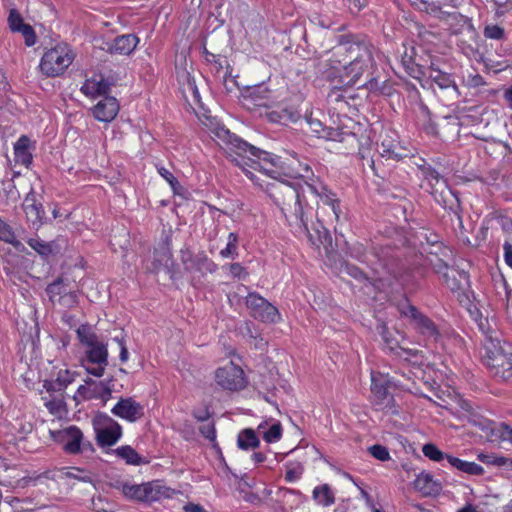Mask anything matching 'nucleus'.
<instances>
[{
    "label": "nucleus",
    "mask_w": 512,
    "mask_h": 512,
    "mask_svg": "<svg viewBox=\"0 0 512 512\" xmlns=\"http://www.w3.org/2000/svg\"><path fill=\"white\" fill-rule=\"evenodd\" d=\"M214 133L218 139L228 146L230 156L236 165L242 168L253 182L265 187L269 196L280 207L287 221L289 223L295 222L309 235L298 191L289 183L279 180V178L283 175L292 178L308 177L311 173L310 167L307 164H299V169L291 168L281 161L280 157L249 145L223 127L217 128Z\"/></svg>",
    "instance_id": "1"
},
{
    "label": "nucleus",
    "mask_w": 512,
    "mask_h": 512,
    "mask_svg": "<svg viewBox=\"0 0 512 512\" xmlns=\"http://www.w3.org/2000/svg\"><path fill=\"white\" fill-rule=\"evenodd\" d=\"M374 47L366 42L353 41L334 47L328 59L332 69L340 73L347 84L355 85L361 78L369 79L374 66Z\"/></svg>",
    "instance_id": "2"
},
{
    "label": "nucleus",
    "mask_w": 512,
    "mask_h": 512,
    "mask_svg": "<svg viewBox=\"0 0 512 512\" xmlns=\"http://www.w3.org/2000/svg\"><path fill=\"white\" fill-rule=\"evenodd\" d=\"M72 487V483L66 481V476L61 475L59 471L51 474L49 473V481L44 486H41V488L48 489L47 495L44 499L38 496L32 498L30 509L55 507L57 502L65 500Z\"/></svg>",
    "instance_id": "3"
},
{
    "label": "nucleus",
    "mask_w": 512,
    "mask_h": 512,
    "mask_svg": "<svg viewBox=\"0 0 512 512\" xmlns=\"http://www.w3.org/2000/svg\"><path fill=\"white\" fill-rule=\"evenodd\" d=\"M74 59L69 46L58 44L47 50L40 61V70L48 77H56L65 72Z\"/></svg>",
    "instance_id": "4"
},
{
    "label": "nucleus",
    "mask_w": 512,
    "mask_h": 512,
    "mask_svg": "<svg viewBox=\"0 0 512 512\" xmlns=\"http://www.w3.org/2000/svg\"><path fill=\"white\" fill-rule=\"evenodd\" d=\"M398 385L399 381L394 380L388 374L381 372H373L371 374V391L376 409L392 413L396 412L394 398L390 394L389 389Z\"/></svg>",
    "instance_id": "5"
},
{
    "label": "nucleus",
    "mask_w": 512,
    "mask_h": 512,
    "mask_svg": "<svg viewBox=\"0 0 512 512\" xmlns=\"http://www.w3.org/2000/svg\"><path fill=\"white\" fill-rule=\"evenodd\" d=\"M485 349L490 360L488 365L495 370V375L503 380H512V353L492 338L485 343Z\"/></svg>",
    "instance_id": "6"
},
{
    "label": "nucleus",
    "mask_w": 512,
    "mask_h": 512,
    "mask_svg": "<svg viewBox=\"0 0 512 512\" xmlns=\"http://www.w3.org/2000/svg\"><path fill=\"white\" fill-rule=\"evenodd\" d=\"M51 437L68 454H78L91 448V444L84 441L82 431L76 426L51 431Z\"/></svg>",
    "instance_id": "7"
},
{
    "label": "nucleus",
    "mask_w": 512,
    "mask_h": 512,
    "mask_svg": "<svg viewBox=\"0 0 512 512\" xmlns=\"http://www.w3.org/2000/svg\"><path fill=\"white\" fill-rule=\"evenodd\" d=\"M214 378L219 387L228 391H239L247 385L244 371L232 362L219 367Z\"/></svg>",
    "instance_id": "8"
},
{
    "label": "nucleus",
    "mask_w": 512,
    "mask_h": 512,
    "mask_svg": "<svg viewBox=\"0 0 512 512\" xmlns=\"http://www.w3.org/2000/svg\"><path fill=\"white\" fill-rule=\"evenodd\" d=\"M399 311L401 315L409 318L413 327L426 338L434 341L437 339L438 331L434 323L421 314L414 306L405 303L400 306Z\"/></svg>",
    "instance_id": "9"
},
{
    "label": "nucleus",
    "mask_w": 512,
    "mask_h": 512,
    "mask_svg": "<svg viewBox=\"0 0 512 512\" xmlns=\"http://www.w3.org/2000/svg\"><path fill=\"white\" fill-rule=\"evenodd\" d=\"M246 305L256 319L263 322H276L279 312L276 307L256 293H251L246 298Z\"/></svg>",
    "instance_id": "10"
},
{
    "label": "nucleus",
    "mask_w": 512,
    "mask_h": 512,
    "mask_svg": "<svg viewBox=\"0 0 512 512\" xmlns=\"http://www.w3.org/2000/svg\"><path fill=\"white\" fill-rule=\"evenodd\" d=\"M49 481V473H44L41 475H38L36 477H31L28 480H26L27 486L32 488L31 495L26 500H20L18 498L13 499L11 502H0V506L3 507H9L17 508L21 510H27L28 504L31 505V499L35 496L41 497L44 499V497L48 493L47 488H41V486H44Z\"/></svg>",
    "instance_id": "11"
},
{
    "label": "nucleus",
    "mask_w": 512,
    "mask_h": 512,
    "mask_svg": "<svg viewBox=\"0 0 512 512\" xmlns=\"http://www.w3.org/2000/svg\"><path fill=\"white\" fill-rule=\"evenodd\" d=\"M85 354V362L96 365L95 367L86 366V371L95 377H102L108 364V350L106 344L99 341L96 345L85 349Z\"/></svg>",
    "instance_id": "12"
},
{
    "label": "nucleus",
    "mask_w": 512,
    "mask_h": 512,
    "mask_svg": "<svg viewBox=\"0 0 512 512\" xmlns=\"http://www.w3.org/2000/svg\"><path fill=\"white\" fill-rule=\"evenodd\" d=\"M112 394L109 383L87 378L77 389V396L83 400L98 399L106 403Z\"/></svg>",
    "instance_id": "13"
},
{
    "label": "nucleus",
    "mask_w": 512,
    "mask_h": 512,
    "mask_svg": "<svg viewBox=\"0 0 512 512\" xmlns=\"http://www.w3.org/2000/svg\"><path fill=\"white\" fill-rule=\"evenodd\" d=\"M309 191L316 195L319 198V203L323 206H327L332 211V216L329 218L331 222H339L340 221V201L336 197L334 193H332L325 185L319 184H308L307 185ZM320 204H318V209H320Z\"/></svg>",
    "instance_id": "14"
},
{
    "label": "nucleus",
    "mask_w": 512,
    "mask_h": 512,
    "mask_svg": "<svg viewBox=\"0 0 512 512\" xmlns=\"http://www.w3.org/2000/svg\"><path fill=\"white\" fill-rule=\"evenodd\" d=\"M379 333L386 347L399 357L409 360L411 356L417 355V351L408 349L403 345V336L398 331H390L386 325H381Z\"/></svg>",
    "instance_id": "15"
},
{
    "label": "nucleus",
    "mask_w": 512,
    "mask_h": 512,
    "mask_svg": "<svg viewBox=\"0 0 512 512\" xmlns=\"http://www.w3.org/2000/svg\"><path fill=\"white\" fill-rule=\"evenodd\" d=\"M111 412L130 423L140 420L144 416V407L131 397L121 398Z\"/></svg>",
    "instance_id": "16"
},
{
    "label": "nucleus",
    "mask_w": 512,
    "mask_h": 512,
    "mask_svg": "<svg viewBox=\"0 0 512 512\" xmlns=\"http://www.w3.org/2000/svg\"><path fill=\"white\" fill-rule=\"evenodd\" d=\"M405 149L400 145L395 132L389 131L381 135V142L378 152L382 158L387 160H399L406 156Z\"/></svg>",
    "instance_id": "17"
},
{
    "label": "nucleus",
    "mask_w": 512,
    "mask_h": 512,
    "mask_svg": "<svg viewBox=\"0 0 512 512\" xmlns=\"http://www.w3.org/2000/svg\"><path fill=\"white\" fill-rule=\"evenodd\" d=\"M47 293L50 299L65 308H72L77 305V295L68 289L62 279L51 283L47 287Z\"/></svg>",
    "instance_id": "18"
},
{
    "label": "nucleus",
    "mask_w": 512,
    "mask_h": 512,
    "mask_svg": "<svg viewBox=\"0 0 512 512\" xmlns=\"http://www.w3.org/2000/svg\"><path fill=\"white\" fill-rule=\"evenodd\" d=\"M8 26L12 32L21 33L25 44L30 47L36 43V34L33 27L24 23L22 16L16 9H11L8 16Z\"/></svg>",
    "instance_id": "19"
},
{
    "label": "nucleus",
    "mask_w": 512,
    "mask_h": 512,
    "mask_svg": "<svg viewBox=\"0 0 512 512\" xmlns=\"http://www.w3.org/2000/svg\"><path fill=\"white\" fill-rule=\"evenodd\" d=\"M423 172V186L435 197L444 198V194L448 191L447 183L440 174L431 167L424 168Z\"/></svg>",
    "instance_id": "20"
},
{
    "label": "nucleus",
    "mask_w": 512,
    "mask_h": 512,
    "mask_svg": "<svg viewBox=\"0 0 512 512\" xmlns=\"http://www.w3.org/2000/svg\"><path fill=\"white\" fill-rule=\"evenodd\" d=\"M243 100L247 107H250V104L259 107H270L273 103L271 92L263 84L248 87L243 93Z\"/></svg>",
    "instance_id": "21"
},
{
    "label": "nucleus",
    "mask_w": 512,
    "mask_h": 512,
    "mask_svg": "<svg viewBox=\"0 0 512 512\" xmlns=\"http://www.w3.org/2000/svg\"><path fill=\"white\" fill-rule=\"evenodd\" d=\"M104 419V425L97 429V440L102 446H112L121 438L122 427L110 417Z\"/></svg>",
    "instance_id": "22"
},
{
    "label": "nucleus",
    "mask_w": 512,
    "mask_h": 512,
    "mask_svg": "<svg viewBox=\"0 0 512 512\" xmlns=\"http://www.w3.org/2000/svg\"><path fill=\"white\" fill-rule=\"evenodd\" d=\"M174 490L166 487L161 481L155 480L142 483V502L159 501L171 498Z\"/></svg>",
    "instance_id": "23"
},
{
    "label": "nucleus",
    "mask_w": 512,
    "mask_h": 512,
    "mask_svg": "<svg viewBox=\"0 0 512 512\" xmlns=\"http://www.w3.org/2000/svg\"><path fill=\"white\" fill-rule=\"evenodd\" d=\"M93 116L101 122L112 121L119 112V104L114 97H105L93 107Z\"/></svg>",
    "instance_id": "24"
},
{
    "label": "nucleus",
    "mask_w": 512,
    "mask_h": 512,
    "mask_svg": "<svg viewBox=\"0 0 512 512\" xmlns=\"http://www.w3.org/2000/svg\"><path fill=\"white\" fill-rule=\"evenodd\" d=\"M77 376V373L67 367H61L52 375L51 380H46L44 387L47 391H61L71 384Z\"/></svg>",
    "instance_id": "25"
},
{
    "label": "nucleus",
    "mask_w": 512,
    "mask_h": 512,
    "mask_svg": "<svg viewBox=\"0 0 512 512\" xmlns=\"http://www.w3.org/2000/svg\"><path fill=\"white\" fill-rule=\"evenodd\" d=\"M138 42V37L133 34L121 35L112 43H107V51L111 54L129 55L135 50Z\"/></svg>",
    "instance_id": "26"
},
{
    "label": "nucleus",
    "mask_w": 512,
    "mask_h": 512,
    "mask_svg": "<svg viewBox=\"0 0 512 512\" xmlns=\"http://www.w3.org/2000/svg\"><path fill=\"white\" fill-rule=\"evenodd\" d=\"M414 487L424 496L437 495L441 491V484L429 473L422 472L414 480Z\"/></svg>",
    "instance_id": "27"
},
{
    "label": "nucleus",
    "mask_w": 512,
    "mask_h": 512,
    "mask_svg": "<svg viewBox=\"0 0 512 512\" xmlns=\"http://www.w3.org/2000/svg\"><path fill=\"white\" fill-rule=\"evenodd\" d=\"M32 143L27 136H21L14 145L15 161L26 167L32 162Z\"/></svg>",
    "instance_id": "28"
},
{
    "label": "nucleus",
    "mask_w": 512,
    "mask_h": 512,
    "mask_svg": "<svg viewBox=\"0 0 512 512\" xmlns=\"http://www.w3.org/2000/svg\"><path fill=\"white\" fill-rule=\"evenodd\" d=\"M108 83L102 75H94L87 79L81 87V91L89 97H96L107 93Z\"/></svg>",
    "instance_id": "29"
},
{
    "label": "nucleus",
    "mask_w": 512,
    "mask_h": 512,
    "mask_svg": "<svg viewBox=\"0 0 512 512\" xmlns=\"http://www.w3.org/2000/svg\"><path fill=\"white\" fill-rule=\"evenodd\" d=\"M428 77L440 88L450 89L451 92L457 95L458 90L456 85L453 83L450 76L442 71L436 69L433 65L427 69Z\"/></svg>",
    "instance_id": "30"
},
{
    "label": "nucleus",
    "mask_w": 512,
    "mask_h": 512,
    "mask_svg": "<svg viewBox=\"0 0 512 512\" xmlns=\"http://www.w3.org/2000/svg\"><path fill=\"white\" fill-rule=\"evenodd\" d=\"M375 277L380 282L386 283L388 286L392 285L394 281L399 282L401 285L406 283V279L394 268L380 265V268H374Z\"/></svg>",
    "instance_id": "31"
},
{
    "label": "nucleus",
    "mask_w": 512,
    "mask_h": 512,
    "mask_svg": "<svg viewBox=\"0 0 512 512\" xmlns=\"http://www.w3.org/2000/svg\"><path fill=\"white\" fill-rule=\"evenodd\" d=\"M457 127L458 123L456 119H452V122L448 121L447 119H443L440 123L437 124L429 123L425 127V130L428 134L447 138L450 132L458 131Z\"/></svg>",
    "instance_id": "32"
},
{
    "label": "nucleus",
    "mask_w": 512,
    "mask_h": 512,
    "mask_svg": "<svg viewBox=\"0 0 512 512\" xmlns=\"http://www.w3.org/2000/svg\"><path fill=\"white\" fill-rule=\"evenodd\" d=\"M23 208L28 221L32 222L33 224H38L41 222V219L44 215V211L41 205L36 203L33 196H26Z\"/></svg>",
    "instance_id": "33"
},
{
    "label": "nucleus",
    "mask_w": 512,
    "mask_h": 512,
    "mask_svg": "<svg viewBox=\"0 0 512 512\" xmlns=\"http://www.w3.org/2000/svg\"><path fill=\"white\" fill-rule=\"evenodd\" d=\"M313 499L323 507L331 506L335 503L334 493L328 484L316 486L313 489Z\"/></svg>",
    "instance_id": "34"
},
{
    "label": "nucleus",
    "mask_w": 512,
    "mask_h": 512,
    "mask_svg": "<svg viewBox=\"0 0 512 512\" xmlns=\"http://www.w3.org/2000/svg\"><path fill=\"white\" fill-rule=\"evenodd\" d=\"M171 256V251L167 246H161L156 249L153 255L152 267L150 269L157 272L162 268H168L171 263Z\"/></svg>",
    "instance_id": "35"
},
{
    "label": "nucleus",
    "mask_w": 512,
    "mask_h": 512,
    "mask_svg": "<svg viewBox=\"0 0 512 512\" xmlns=\"http://www.w3.org/2000/svg\"><path fill=\"white\" fill-rule=\"evenodd\" d=\"M76 333L81 344L85 346V349L99 342L97 335L89 325H81L76 330Z\"/></svg>",
    "instance_id": "36"
},
{
    "label": "nucleus",
    "mask_w": 512,
    "mask_h": 512,
    "mask_svg": "<svg viewBox=\"0 0 512 512\" xmlns=\"http://www.w3.org/2000/svg\"><path fill=\"white\" fill-rule=\"evenodd\" d=\"M237 443L239 448L247 450L258 447L259 439L257 438L254 430L248 428L239 433Z\"/></svg>",
    "instance_id": "37"
},
{
    "label": "nucleus",
    "mask_w": 512,
    "mask_h": 512,
    "mask_svg": "<svg viewBox=\"0 0 512 512\" xmlns=\"http://www.w3.org/2000/svg\"><path fill=\"white\" fill-rule=\"evenodd\" d=\"M59 473L61 475L66 476V481L70 482V480L75 479L78 481L89 483L90 486L93 488L91 473H89L87 471H84L80 468L72 467V468L60 470Z\"/></svg>",
    "instance_id": "38"
},
{
    "label": "nucleus",
    "mask_w": 512,
    "mask_h": 512,
    "mask_svg": "<svg viewBox=\"0 0 512 512\" xmlns=\"http://www.w3.org/2000/svg\"><path fill=\"white\" fill-rule=\"evenodd\" d=\"M120 490L126 498L142 502V484L123 482Z\"/></svg>",
    "instance_id": "39"
},
{
    "label": "nucleus",
    "mask_w": 512,
    "mask_h": 512,
    "mask_svg": "<svg viewBox=\"0 0 512 512\" xmlns=\"http://www.w3.org/2000/svg\"><path fill=\"white\" fill-rule=\"evenodd\" d=\"M237 243H238V236L236 233H229L228 235V238H227V244H226V247L223 248L220 252H219V255L224 258V259H227V258H236L238 256V252H237Z\"/></svg>",
    "instance_id": "40"
},
{
    "label": "nucleus",
    "mask_w": 512,
    "mask_h": 512,
    "mask_svg": "<svg viewBox=\"0 0 512 512\" xmlns=\"http://www.w3.org/2000/svg\"><path fill=\"white\" fill-rule=\"evenodd\" d=\"M263 439L268 443H274L282 437V425L279 421H274L270 424L268 430L262 431Z\"/></svg>",
    "instance_id": "41"
},
{
    "label": "nucleus",
    "mask_w": 512,
    "mask_h": 512,
    "mask_svg": "<svg viewBox=\"0 0 512 512\" xmlns=\"http://www.w3.org/2000/svg\"><path fill=\"white\" fill-rule=\"evenodd\" d=\"M119 457L126 460L128 464L138 465L140 463V457L137 452L130 446H122L116 450Z\"/></svg>",
    "instance_id": "42"
},
{
    "label": "nucleus",
    "mask_w": 512,
    "mask_h": 512,
    "mask_svg": "<svg viewBox=\"0 0 512 512\" xmlns=\"http://www.w3.org/2000/svg\"><path fill=\"white\" fill-rule=\"evenodd\" d=\"M0 240L12 244L14 247L19 249L22 244L16 240L14 233L12 232L9 225L0 219Z\"/></svg>",
    "instance_id": "43"
},
{
    "label": "nucleus",
    "mask_w": 512,
    "mask_h": 512,
    "mask_svg": "<svg viewBox=\"0 0 512 512\" xmlns=\"http://www.w3.org/2000/svg\"><path fill=\"white\" fill-rule=\"evenodd\" d=\"M268 117L272 122L285 123L287 121H295L296 116L295 113L289 111L287 109H282L281 111H271L268 113Z\"/></svg>",
    "instance_id": "44"
},
{
    "label": "nucleus",
    "mask_w": 512,
    "mask_h": 512,
    "mask_svg": "<svg viewBox=\"0 0 512 512\" xmlns=\"http://www.w3.org/2000/svg\"><path fill=\"white\" fill-rule=\"evenodd\" d=\"M422 452L425 457L435 462H440L445 458V454L432 443L425 444L422 448Z\"/></svg>",
    "instance_id": "45"
},
{
    "label": "nucleus",
    "mask_w": 512,
    "mask_h": 512,
    "mask_svg": "<svg viewBox=\"0 0 512 512\" xmlns=\"http://www.w3.org/2000/svg\"><path fill=\"white\" fill-rule=\"evenodd\" d=\"M44 399V405L53 415H61L64 412V401L61 397H55L53 399Z\"/></svg>",
    "instance_id": "46"
},
{
    "label": "nucleus",
    "mask_w": 512,
    "mask_h": 512,
    "mask_svg": "<svg viewBox=\"0 0 512 512\" xmlns=\"http://www.w3.org/2000/svg\"><path fill=\"white\" fill-rule=\"evenodd\" d=\"M368 450L374 458H376L380 461H387L390 459V454H389L388 449L382 445H373V446L369 447Z\"/></svg>",
    "instance_id": "47"
},
{
    "label": "nucleus",
    "mask_w": 512,
    "mask_h": 512,
    "mask_svg": "<svg viewBox=\"0 0 512 512\" xmlns=\"http://www.w3.org/2000/svg\"><path fill=\"white\" fill-rule=\"evenodd\" d=\"M460 471L465 472L470 475H482L484 473V469L482 466L478 465L475 462L463 461Z\"/></svg>",
    "instance_id": "48"
},
{
    "label": "nucleus",
    "mask_w": 512,
    "mask_h": 512,
    "mask_svg": "<svg viewBox=\"0 0 512 512\" xmlns=\"http://www.w3.org/2000/svg\"><path fill=\"white\" fill-rule=\"evenodd\" d=\"M505 456H499L495 454H479L478 459L488 465L501 467Z\"/></svg>",
    "instance_id": "49"
},
{
    "label": "nucleus",
    "mask_w": 512,
    "mask_h": 512,
    "mask_svg": "<svg viewBox=\"0 0 512 512\" xmlns=\"http://www.w3.org/2000/svg\"><path fill=\"white\" fill-rule=\"evenodd\" d=\"M486 38L500 40L504 36V30L498 25H488L484 29Z\"/></svg>",
    "instance_id": "50"
},
{
    "label": "nucleus",
    "mask_w": 512,
    "mask_h": 512,
    "mask_svg": "<svg viewBox=\"0 0 512 512\" xmlns=\"http://www.w3.org/2000/svg\"><path fill=\"white\" fill-rule=\"evenodd\" d=\"M28 244L41 255H48L51 252L50 246L39 239H29Z\"/></svg>",
    "instance_id": "51"
},
{
    "label": "nucleus",
    "mask_w": 512,
    "mask_h": 512,
    "mask_svg": "<svg viewBox=\"0 0 512 512\" xmlns=\"http://www.w3.org/2000/svg\"><path fill=\"white\" fill-rule=\"evenodd\" d=\"M496 430L501 440L508 441L512 444V427L502 423L499 425V427H497Z\"/></svg>",
    "instance_id": "52"
},
{
    "label": "nucleus",
    "mask_w": 512,
    "mask_h": 512,
    "mask_svg": "<svg viewBox=\"0 0 512 512\" xmlns=\"http://www.w3.org/2000/svg\"><path fill=\"white\" fill-rule=\"evenodd\" d=\"M229 273L232 277L242 279L245 278L247 275V272L245 271L244 267L241 266L239 263H233L228 266Z\"/></svg>",
    "instance_id": "53"
},
{
    "label": "nucleus",
    "mask_w": 512,
    "mask_h": 512,
    "mask_svg": "<svg viewBox=\"0 0 512 512\" xmlns=\"http://www.w3.org/2000/svg\"><path fill=\"white\" fill-rule=\"evenodd\" d=\"M497 14H504L512 9V0H492Z\"/></svg>",
    "instance_id": "54"
},
{
    "label": "nucleus",
    "mask_w": 512,
    "mask_h": 512,
    "mask_svg": "<svg viewBox=\"0 0 512 512\" xmlns=\"http://www.w3.org/2000/svg\"><path fill=\"white\" fill-rule=\"evenodd\" d=\"M307 124L309 125L310 127V130L315 133L317 135V137H325L322 132L324 131L323 130V127H322V123L318 120H313V119H309L307 120Z\"/></svg>",
    "instance_id": "55"
},
{
    "label": "nucleus",
    "mask_w": 512,
    "mask_h": 512,
    "mask_svg": "<svg viewBox=\"0 0 512 512\" xmlns=\"http://www.w3.org/2000/svg\"><path fill=\"white\" fill-rule=\"evenodd\" d=\"M201 434L210 440H213L215 438V429L212 424H205L200 428Z\"/></svg>",
    "instance_id": "56"
},
{
    "label": "nucleus",
    "mask_w": 512,
    "mask_h": 512,
    "mask_svg": "<svg viewBox=\"0 0 512 512\" xmlns=\"http://www.w3.org/2000/svg\"><path fill=\"white\" fill-rule=\"evenodd\" d=\"M158 172L170 185L173 186L175 183H177L173 174L166 168L160 167L158 168Z\"/></svg>",
    "instance_id": "57"
},
{
    "label": "nucleus",
    "mask_w": 512,
    "mask_h": 512,
    "mask_svg": "<svg viewBox=\"0 0 512 512\" xmlns=\"http://www.w3.org/2000/svg\"><path fill=\"white\" fill-rule=\"evenodd\" d=\"M503 249L505 262L509 267L512 268V245L509 242H505Z\"/></svg>",
    "instance_id": "58"
},
{
    "label": "nucleus",
    "mask_w": 512,
    "mask_h": 512,
    "mask_svg": "<svg viewBox=\"0 0 512 512\" xmlns=\"http://www.w3.org/2000/svg\"><path fill=\"white\" fill-rule=\"evenodd\" d=\"M368 3V0H349V7L352 12H359Z\"/></svg>",
    "instance_id": "59"
},
{
    "label": "nucleus",
    "mask_w": 512,
    "mask_h": 512,
    "mask_svg": "<svg viewBox=\"0 0 512 512\" xmlns=\"http://www.w3.org/2000/svg\"><path fill=\"white\" fill-rule=\"evenodd\" d=\"M117 341H118V344H119V347H120L119 358H120L121 362H126L128 360V357H129L128 350H127L123 340H117Z\"/></svg>",
    "instance_id": "60"
},
{
    "label": "nucleus",
    "mask_w": 512,
    "mask_h": 512,
    "mask_svg": "<svg viewBox=\"0 0 512 512\" xmlns=\"http://www.w3.org/2000/svg\"><path fill=\"white\" fill-rule=\"evenodd\" d=\"M444 459H446L451 466L455 467L458 470H460V467L464 461L451 455H445Z\"/></svg>",
    "instance_id": "61"
},
{
    "label": "nucleus",
    "mask_w": 512,
    "mask_h": 512,
    "mask_svg": "<svg viewBox=\"0 0 512 512\" xmlns=\"http://www.w3.org/2000/svg\"><path fill=\"white\" fill-rule=\"evenodd\" d=\"M185 512H203L204 509L198 504L189 503L184 506Z\"/></svg>",
    "instance_id": "62"
},
{
    "label": "nucleus",
    "mask_w": 512,
    "mask_h": 512,
    "mask_svg": "<svg viewBox=\"0 0 512 512\" xmlns=\"http://www.w3.org/2000/svg\"><path fill=\"white\" fill-rule=\"evenodd\" d=\"M501 468H503L506 473L512 474V458L504 457Z\"/></svg>",
    "instance_id": "63"
},
{
    "label": "nucleus",
    "mask_w": 512,
    "mask_h": 512,
    "mask_svg": "<svg viewBox=\"0 0 512 512\" xmlns=\"http://www.w3.org/2000/svg\"><path fill=\"white\" fill-rule=\"evenodd\" d=\"M503 97L507 103V106L512 110V86L506 89Z\"/></svg>",
    "instance_id": "64"
}]
</instances>
